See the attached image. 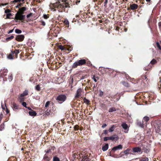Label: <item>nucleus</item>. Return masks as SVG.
Returning a JSON list of instances; mask_svg holds the SVG:
<instances>
[{
    "mask_svg": "<svg viewBox=\"0 0 161 161\" xmlns=\"http://www.w3.org/2000/svg\"><path fill=\"white\" fill-rule=\"evenodd\" d=\"M52 5L53 7L57 8L60 12L64 11L65 8L70 7L68 0H62V1L53 3Z\"/></svg>",
    "mask_w": 161,
    "mask_h": 161,
    "instance_id": "obj_1",
    "label": "nucleus"
},
{
    "mask_svg": "<svg viewBox=\"0 0 161 161\" xmlns=\"http://www.w3.org/2000/svg\"><path fill=\"white\" fill-rule=\"evenodd\" d=\"M86 63V60L85 59H80L75 62L72 66L73 68H76L78 66H81L84 65Z\"/></svg>",
    "mask_w": 161,
    "mask_h": 161,
    "instance_id": "obj_2",
    "label": "nucleus"
},
{
    "mask_svg": "<svg viewBox=\"0 0 161 161\" xmlns=\"http://www.w3.org/2000/svg\"><path fill=\"white\" fill-rule=\"evenodd\" d=\"M25 18V15L17 12L15 14L14 19L20 21L23 20Z\"/></svg>",
    "mask_w": 161,
    "mask_h": 161,
    "instance_id": "obj_3",
    "label": "nucleus"
},
{
    "mask_svg": "<svg viewBox=\"0 0 161 161\" xmlns=\"http://www.w3.org/2000/svg\"><path fill=\"white\" fill-rule=\"evenodd\" d=\"M84 92L82 91L81 88L78 89L76 92L75 95V98H78L81 97L83 95Z\"/></svg>",
    "mask_w": 161,
    "mask_h": 161,
    "instance_id": "obj_4",
    "label": "nucleus"
},
{
    "mask_svg": "<svg viewBox=\"0 0 161 161\" xmlns=\"http://www.w3.org/2000/svg\"><path fill=\"white\" fill-rule=\"evenodd\" d=\"M66 99V96L63 95H59L57 98L56 100L58 102L60 101L61 103L64 101Z\"/></svg>",
    "mask_w": 161,
    "mask_h": 161,
    "instance_id": "obj_5",
    "label": "nucleus"
},
{
    "mask_svg": "<svg viewBox=\"0 0 161 161\" xmlns=\"http://www.w3.org/2000/svg\"><path fill=\"white\" fill-rule=\"evenodd\" d=\"M122 128L125 130L124 132L127 133L129 130V127L128 125L125 123H122L121 124Z\"/></svg>",
    "mask_w": 161,
    "mask_h": 161,
    "instance_id": "obj_6",
    "label": "nucleus"
},
{
    "mask_svg": "<svg viewBox=\"0 0 161 161\" xmlns=\"http://www.w3.org/2000/svg\"><path fill=\"white\" fill-rule=\"evenodd\" d=\"M25 36L23 35H20L17 36L16 38V40L19 42H21L23 40Z\"/></svg>",
    "mask_w": 161,
    "mask_h": 161,
    "instance_id": "obj_7",
    "label": "nucleus"
},
{
    "mask_svg": "<svg viewBox=\"0 0 161 161\" xmlns=\"http://www.w3.org/2000/svg\"><path fill=\"white\" fill-rule=\"evenodd\" d=\"M28 94V91H25L23 93L21 94L19 97V98L21 100V101H23L24 100L23 97L26 96Z\"/></svg>",
    "mask_w": 161,
    "mask_h": 161,
    "instance_id": "obj_8",
    "label": "nucleus"
},
{
    "mask_svg": "<svg viewBox=\"0 0 161 161\" xmlns=\"http://www.w3.org/2000/svg\"><path fill=\"white\" fill-rule=\"evenodd\" d=\"M26 10V7H23L19 8L17 12L23 15L24 11H25Z\"/></svg>",
    "mask_w": 161,
    "mask_h": 161,
    "instance_id": "obj_9",
    "label": "nucleus"
},
{
    "mask_svg": "<svg viewBox=\"0 0 161 161\" xmlns=\"http://www.w3.org/2000/svg\"><path fill=\"white\" fill-rule=\"evenodd\" d=\"M116 138H117V136L115 137H105L104 138V141H106L108 140H114Z\"/></svg>",
    "mask_w": 161,
    "mask_h": 161,
    "instance_id": "obj_10",
    "label": "nucleus"
},
{
    "mask_svg": "<svg viewBox=\"0 0 161 161\" xmlns=\"http://www.w3.org/2000/svg\"><path fill=\"white\" fill-rule=\"evenodd\" d=\"M122 146L121 145H119L117 146H115L112 149V150H114V151H116L118 150L122 149Z\"/></svg>",
    "mask_w": 161,
    "mask_h": 161,
    "instance_id": "obj_11",
    "label": "nucleus"
},
{
    "mask_svg": "<svg viewBox=\"0 0 161 161\" xmlns=\"http://www.w3.org/2000/svg\"><path fill=\"white\" fill-rule=\"evenodd\" d=\"M138 7V6L136 4H133L130 5V8L132 10L136 9Z\"/></svg>",
    "mask_w": 161,
    "mask_h": 161,
    "instance_id": "obj_12",
    "label": "nucleus"
},
{
    "mask_svg": "<svg viewBox=\"0 0 161 161\" xmlns=\"http://www.w3.org/2000/svg\"><path fill=\"white\" fill-rule=\"evenodd\" d=\"M133 151L135 153H138L141 151V149L139 147H136L133 148Z\"/></svg>",
    "mask_w": 161,
    "mask_h": 161,
    "instance_id": "obj_13",
    "label": "nucleus"
},
{
    "mask_svg": "<svg viewBox=\"0 0 161 161\" xmlns=\"http://www.w3.org/2000/svg\"><path fill=\"white\" fill-rule=\"evenodd\" d=\"M29 115L31 116H34L36 115V113L35 111L33 110L29 111Z\"/></svg>",
    "mask_w": 161,
    "mask_h": 161,
    "instance_id": "obj_14",
    "label": "nucleus"
},
{
    "mask_svg": "<svg viewBox=\"0 0 161 161\" xmlns=\"http://www.w3.org/2000/svg\"><path fill=\"white\" fill-rule=\"evenodd\" d=\"M117 127V126H116L115 125H112L111 127L109 129V131L110 132H113L115 128H116Z\"/></svg>",
    "mask_w": 161,
    "mask_h": 161,
    "instance_id": "obj_15",
    "label": "nucleus"
},
{
    "mask_svg": "<svg viewBox=\"0 0 161 161\" xmlns=\"http://www.w3.org/2000/svg\"><path fill=\"white\" fill-rule=\"evenodd\" d=\"M108 144H106L103 147L102 149L104 151H106L108 150Z\"/></svg>",
    "mask_w": 161,
    "mask_h": 161,
    "instance_id": "obj_16",
    "label": "nucleus"
},
{
    "mask_svg": "<svg viewBox=\"0 0 161 161\" xmlns=\"http://www.w3.org/2000/svg\"><path fill=\"white\" fill-rule=\"evenodd\" d=\"M156 131L159 134L161 133V127L158 126L156 129Z\"/></svg>",
    "mask_w": 161,
    "mask_h": 161,
    "instance_id": "obj_17",
    "label": "nucleus"
},
{
    "mask_svg": "<svg viewBox=\"0 0 161 161\" xmlns=\"http://www.w3.org/2000/svg\"><path fill=\"white\" fill-rule=\"evenodd\" d=\"M149 119V118L148 117L145 116L144 117L143 119V121H146L147 122Z\"/></svg>",
    "mask_w": 161,
    "mask_h": 161,
    "instance_id": "obj_18",
    "label": "nucleus"
},
{
    "mask_svg": "<svg viewBox=\"0 0 161 161\" xmlns=\"http://www.w3.org/2000/svg\"><path fill=\"white\" fill-rule=\"evenodd\" d=\"M12 53H13L14 54L15 53V54L16 58L17 57V55L19 53V51L18 50H15L14 52H13Z\"/></svg>",
    "mask_w": 161,
    "mask_h": 161,
    "instance_id": "obj_19",
    "label": "nucleus"
},
{
    "mask_svg": "<svg viewBox=\"0 0 161 161\" xmlns=\"http://www.w3.org/2000/svg\"><path fill=\"white\" fill-rule=\"evenodd\" d=\"M13 54H14L13 53H12H12L9 54L8 56V59H13Z\"/></svg>",
    "mask_w": 161,
    "mask_h": 161,
    "instance_id": "obj_20",
    "label": "nucleus"
},
{
    "mask_svg": "<svg viewBox=\"0 0 161 161\" xmlns=\"http://www.w3.org/2000/svg\"><path fill=\"white\" fill-rule=\"evenodd\" d=\"M64 23L65 24V25H68V26H67V27H69V21H68V20L67 19H65L64 21Z\"/></svg>",
    "mask_w": 161,
    "mask_h": 161,
    "instance_id": "obj_21",
    "label": "nucleus"
},
{
    "mask_svg": "<svg viewBox=\"0 0 161 161\" xmlns=\"http://www.w3.org/2000/svg\"><path fill=\"white\" fill-rule=\"evenodd\" d=\"M140 161H148V158L146 157H144L142 158Z\"/></svg>",
    "mask_w": 161,
    "mask_h": 161,
    "instance_id": "obj_22",
    "label": "nucleus"
},
{
    "mask_svg": "<svg viewBox=\"0 0 161 161\" xmlns=\"http://www.w3.org/2000/svg\"><path fill=\"white\" fill-rule=\"evenodd\" d=\"M137 124L138 125L141 127L142 128L143 127V123H141V122H138L137 123Z\"/></svg>",
    "mask_w": 161,
    "mask_h": 161,
    "instance_id": "obj_23",
    "label": "nucleus"
},
{
    "mask_svg": "<svg viewBox=\"0 0 161 161\" xmlns=\"http://www.w3.org/2000/svg\"><path fill=\"white\" fill-rule=\"evenodd\" d=\"M58 47L59 49L62 50H63L65 49V48L62 45H59L58 46Z\"/></svg>",
    "mask_w": 161,
    "mask_h": 161,
    "instance_id": "obj_24",
    "label": "nucleus"
},
{
    "mask_svg": "<svg viewBox=\"0 0 161 161\" xmlns=\"http://www.w3.org/2000/svg\"><path fill=\"white\" fill-rule=\"evenodd\" d=\"M115 111H116V109L114 108H109V112H112Z\"/></svg>",
    "mask_w": 161,
    "mask_h": 161,
    "instance_id": "obj_25",
    "label": "nucleus"
},
{
    "mask_svg": "<svg viewBox=\"0 0 161 161\" xmlns=\"http://www.w3.org/2000/svg\"><path fill=\"white\" fill-rule=\"evenodd\" d=\"M15 32L17 34H20L21 33L22 31L18 29H17L15 30Z\"/></svg>",
    "mask_w": 161,
    "mask_h": 161,
    "instance_id": "obj_26",
    "label": "nucleus"
},
{
    "mask_svg": "<svg viewBox=\"0 0 161 161\" xmlns=\"http://www.w3.org/2000/svg\"><path fill=\"white\" fill-rule=\"evenodd\" d=\"M84 103H86L87 104H88L89 103V101L85 98L84 99Z\"/></svg>",
    "mask_w": 161,
    "mask_h": 161,
    "instance_id": "obj_27",
    "label": "nucleus"
},
{
    "mask_svg": "<svg viewBox=\"0 0 161 161\" xmlns=\"http://www.w3.org/2000/svg\"><path fill=\"white\" fill-rule=\"evenodd\" d=\"M157 62V61L156 60L154 59H153L150 62V63L152 64H154L156 63Z\"/></svg>",
    "mask_w": 161,
    "mask_h": 161,
    "instance_id": "obj_28",
    "label": "nucleus"
},
{
    "mask_svg": "<svg viewBox=\"0 0 161 161\" xmlns=\"http://www.w3.org/2000/svg\"><path fill=\"white\" fill-rule=\"evenodd\" d=\"M79 126L77 125H75L74 127V129L75 130H78L79 129Z\"/></svg>",
    "mask_w": 161,
    "mask_h": 161,
    "instance_id": "obj_29",
    "label": "nucleus"
},
{
    "mask_svg": "<svg viewBox=\"0 0 161 161\" xmlns=\"http://www.w3.org/2000/svg\"><path fill=\"white\" fill-rule=\"evenodd\" d=\"M53 161H60L59 158L56 157H54L53 158Z\"/></svg>",
    "mask_w": 161,
    "mask_h": 161,
    "instance_id": "obj_30",
    "label": "nucleus"
},
{
    "mask_svg": "<svg viewBox=\"0 0 161 161\" xmlns=\"http://www.w3.org/2000/svg\"><path fill=\"white\" fill-rule=\"evenodd\" d=\"M36 89L38 91L40 90V88L39 85H37L36 86Z\"/></svg>",
    "mask_w": 161,
    "mask_h": 161,
    "instance_id": "obj_31",
    "label": "nucleus"
},
{
    "mask_svg": "<svg viewBox=\"0 0 161 161\" xmlns=\"http://www.w3.org/2000/svg\"><path fill=\"white\" fill-rule=\"evenodd\" d=\"M156 46L159 49H161V47H160V44L158 42H157L156 43Z\"/></svg>",
    "mask_w": 161,
    "mask_h": 161,
    "instance_id": "obj_32",
    "label": "nucleus"
},
{
    "mask_svg": "<svg viewBox=\"0 0 161 161\" xmlns=\"http://www.w3.org/2000/svg\"><path fill=\"white\" fill-rule=\"evenodd\" d=\"M80 161H89V160L88 158L84 157Z\"/></svg>",
    "mask_w": 161,
    "mask_h": 161,
    "instance_id": "obj_33",
    "label": "nucleus"
},
{
    "mask_svg": "<svg viewBox=\"0 0 161 161\" xmlns=\"http://www.w3.org/2000/svg\"><path fill=\"white\" fill-rule=\"evenodd\" d=\"M50 104V102L49 101L47 102L45 104V107H47Z\"/></svg>",
    "mask_w": 161,
    "mask_h": 161,
    "instance_id": "obj_34",
    "label": "nucleus"
},
{
    "mask_svg": "<svg viewBox=\"0 0 161 161\" xmlns=\"http://www.w3.org/2000/svg\"><path fill=\"white\" fill-rule=\"evenodd\" d=\"M14 38V36H10L7 38V40L12 39H13V38Z\"/></svg>",
    "mask_w": 161,
    "mask_h": 161,
    "instance_id": "obj_35",
    "label": "nucleus"
},
{
    "mask_svg": "<svg viewBox=\"0 0 161 161\" xmlns=\"http://www.w3.org/2000/svg\"><path fill=\"white\" fill-rule=\"evenodd\" d=\"M43 17L45 19H47L48 17V15L44 14L43 15Z\"/></svg>",
    "mask_w": 161,
    "mask_h": 161,
    "instance_id": "obj_36",
    "label": "nucleus"
},
{
    "mask_svg": "<svg viewBox=\"0 0 161 161\" xmlns=\"http://www.w3.org/2000/svg\"><path fill=\"white\" fill-rule=\"evenodd\" d=\"M129 149H127L124 151V153L125 154H128L129 153Z\"/></svg>",
    "mask_w": 161,
    "mask_h": 161,
    "instance_id": "obj_37",
    "label": "nucleus"
},
{
    "mask_svg": "<svg viewBox=\"0 0 161 161\" xmlns=\"http://www.w3.org/2000/svg\"><path fill=\"white\" fill-rule=\"evenodd\" d=\"M22 105L25 107L27 108L26 107V103L25 102H23L22 103Z\"/></svg>",
    "mask_w": 161,
    "mask_h": 161,
    "instance_id": "obj_38",
    "label": "nucleus"
},
{
    "mask_svg": "<svg viewBox=\"0 0 161 161\" xmlns=\"http://www.w3.org/2000/svg\"><path fill=\"white\" fill-rule=\"evenodd\" d=\"M21 1V0H14L13 1V3H17L20 2Z\"/></svg>",
    "mask_w": 161,
    "mask_h": 161,
    "instance_id": "obj_39",
    "label": "nucleus"
},
{
    "mask_svg": "<svg viewBox=\"0 0 161 161\" xmlns=\"http://www.w3.org/2000/svg\"><path fill=\"white\" fill-rule=\"evenodd\" d=\"M8 79L10 80H12L13 79V76L12 75H10L8 77Z\"/></svg>",
    "mask_w": 161,
    "mask_h": 161,
    "instance_id": "obj_40",
    "label": "nucleus"
},
{
    "mask_svg": "<svg viewBox=\"0 0 161 161\" xmlns=\"http://www.w3.org/2000/svg\"><path fill=\"white\" fill-rule=\"evenodd\" d=\"M32 16V13H30V14H28L26 16V17L27 18H29L31 16Z\"/></svg>",
    "mask_w": 161,
    "mask_h": 161,
    "instance_id": "obj_41",
    "label": "nucleus"
},
{
    "mask_svg": "<svg viewBox=\"0 0 161 161\" xmlns=\"http://www.w3.org/2000/svg\"><path fill=\"white\" fill-rule=\"evenodd\" d=\"M92 78L93 80L95 82H96L97 81V80H96V78L94 76H93V77H92Z\"/></svg>",
    "mask_w": 161,
    "mask_h": 161,
    "instance_id": "obj_42",
    "label": "nucleus"
},
{
    "mask_svg": "<svg viewBox=\"0 0 161 161\" xmlns=\"http://www.w3.org/2000/svg\"><path fill=\"white\" fill-rule=\"evenodd\" d=\"M107 126V125L106 124H103L102 126V128H104V127Z\"/></svg>",
    "mask_w": 161,
    "mask_h": 161,
    "instance_id": "obj_43",
    "label": "nucleus"
},
{
    "mask_svg": "<svg viewBox=\"0 0 161 161\" xmlns=\"http://www.w3.org/2000/svg\"><path fill=\"white\" fill-rule=\"evenodd\" d=\"M108 3V0H105L104 2L105 5H106Z\"/></svg>",
    "mask_w": 161,
    "mask_h": 161,
    "instance_id": "obj_44",
    "label": "nucleus"
},
{
    "mask_svg": "<svg viewBox=\"0 0 161 161\" xmlns=\"http://www.w3.org/2000/svg\"><path fill=\"white\" fill-rule=\"evenodd\" d=\"M104 133L106 134H107L108 133L107 131V130H104Z\"/></svg>",
    "mask_w": 161,
    "mask_h": 161,
    "instance_id": "obj_45",
    "label": "nucleus"
},
{
    "mask_svg": "<svg viewBox=\"0 0 161 161\" xmlns=\"http://www.w3.org/2000/svg\"><path fill=\"white\" fill-rule=\"evenodd\" d=\"M9 12V9H7L5 11L6 13H8Z\"/></svg>",
    "mask_w": 161,
    "mask_h": 161,
    "instance_id": "obj_46",
    "label": "nucleus"
},
{
    "mask_svg": "<svg viewBox=\"0 0 161 161\" xmlns=\"http://www.w3.org/2000/svg\"><path fill=\"white\" fill-rule=\"evenodd\" d=\"M13 106L14 107V108H16V107H17V105H16V104L15 103H14L13 104Z\"/></svg>",
    "mask_w": 161,
    "mask_h": 161,
    "instance_id": "obj_47",
    "label": "nucleus"
},
{
    "mask_svg": "<svg viewBox=\"0 0 161 161\" xmlns=\"http://www.w3.org/2000/svg\"><path fill=\"white\" fill-rule=\"evenodd\" d=\"M42 25L44 26L45 25V23L44 22H42Z\"/></svg>",
    "mask_w": 161,
    "mask_h": 161,
    "instance_id": "obj_48",
    "label": "nucleus"
},
{
    "mask_svg": "<svg viewBox=\"0 0 161 161\" xmlns=\"http://www.w3.org/2000/svg\"><path fill=\"white\" fill-rule=\"evenodd\" d=\"M103 95V92H101V93H100V96H102Z\"/></svg>",
    "mask_w": 161,
    "mask_h": 161,
    "instance_id": "obj_49",
    "label": "nucleus"
},
{
    "mask_svg": "<svg viewBox=\"0 0 161 161\" xmlns=\"http://www.w3.org/2000/svg\"><path fill=\"white\" fill-rule=\"evenodd\" d=\"M27 108L28 109H29V110H31V107H27Z\"/></svg>",
    "mask_w": 161,
    "mask_h": 161,
    "instance_id": "obj_50",
    "label": "nucleus"
},
{
    "mask_svg": "<svg viewBox=\"0 0 161 161\" xmlns=\"http://www.w3.org/2000/svg\"><path fill=\"white\" fill-rule=\"evenodd\" d=\"M20 4H19L18 5H17V6H16V8H18L19 7V6H20Z\"/></svg>",
    "mask_w": 161,
    "mask_h": 161,
    "instance_id": "obj_51",
    "label": "nucleus"
},
{
    "mask_svg": "<svg viewBox=\"0 0 161 161\" xmlns=\"http://www.w3.org/2000/svg\"><path fill=\"white\" fill-rule=\"evenodd\" d=\"M13 30H10V31H9L8 33H11L13 32Z\"/></svg>",
    "mask_w": 161,
    "mask_h": 161,
    "instance_id": "obj_52",
    "label": "nucleus"
},
{
    "mask_svg": "<svg viewBox=\"0 0 161 161\" xmlns=\"http://www.w3.org/2000/svg\"><path fill=\"white\" fill-rule=\"evenodd\" d=\"M83 129V128H80V130H82Z\"/></svg>",
    "mask_w": 161,
    "mask_h": 161,
    "instance_id": "obj_53",
    "label": "nucleus"
},
{
    "mask_svg": "<svg viewBox=\"0 0 161 161\" xmlns=\"http://www.w3.org/2000/svg\"><path fill=\"white\" fill-rule=\"evenodd\" d=\"M147 2H149L151 0H146Z\"/></svg>",
    "mask_w": 161,
    "mask_h": 161,
    "instance_id": "obj_54",
    "label": "nucleus"
},
{
    "mask_svg": "<svg viewBox=\"0 0 161 161\" xmlns=\"http://www.w3.org/2000/svg\"><path fill=\"white\" fill-rule=\"evenodd\" d=\"M8 112H9V111L7 110V113H8Z\"/></svg>",
    "mask_w": 161,
    "mask_h": 161,
    "instance_id": "obj_55",
    "label": "nucleus"
},
{
    "mask_svg": "<svg viewBox=\"0 0 161 161\" xmlns=\"http://www.w3.org/2000/svg\"><path fill=\"white\" fill-rule=\"evenodd\" d=\"M53 9L54 11H56V9Z\"/></svg>",
    "mask_w": 161,
    "mask_h": 161,
    "instance_id": "obj_56",
    "label": "nucleus"
},
{
    "mask_svg": "<svg viewBox=\"0 0 161 161\" xmlns=\"http://www.w3.org/2000/svg\"><path fill=\"white\" fill-rule=\"evenodd\" d=\"M21 1H22V2H23V1H24V0H21Z\"/></svg>",
    "mask_w": 161,
    "mask_h": 161,
    "instance_id": "obj_57",
    "label": "nucleus"
},
{
    "mask_svg": "<svg viewBox=\"0 0 161 161\" xmlns=\"http://www.w3.org/2000/svg\"><path fill=\"white\" fill-rule=\"evenodd\" d=\"M96 78H97V79H98V77H96Z\"/></svg>",
    "mask_w": 161,
    "mask_h": 161,
    "instance_id": "obj_58",
    "label": "nucleus"
},
{
    "mask_svg": "<svg viewBox=\"0 0 161 161\" xmlns=\"http://www.w3.org/2000/svg\"><path fill=\"white\" fill-rule=\"evenodd\" d=\"M78 2H80V1H78Z\"/></svg>",
    "mask_w": 161,
    "mask_h": 161,
    "instance_id": "obj_59",
    "label": "nucleus"
},
{
    "mask_svg": "<svg viewBox=\"0 0 161 161\" xmlns=\"http://www.w3.org/2000/svg\"><path fill=\"white\" fill-rule=\"evenodd\" d=\"M145 78L146 79V76H145Z\"/></svg>",
    "mask_w": 161,
    "mask_h": 161,
    "instance_id": "obj_60",
    "label": "nucleus"
},
{
    "mask_svg": "<svg viewBox=\"0 0 161 161\" xmlns=\"http://www.w3.org/2000/svg\"><path fill=\"white\" fill-rule=\"evenodd\" d=\"M160 24H161V23H160V24H159V25H160Z\"/></svg>",
    "mask_w": 161,
    "mask_h": 161,
    "instance_id": "obj_61",
    "label": "nucleus"
}]
</instances>
